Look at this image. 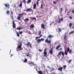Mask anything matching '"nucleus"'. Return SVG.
Returning a JSON list of instances; mask_svg holds the SVG:
<instances>
[{
	"label": "nucleus",
	"instance_id": "obj_1",
	"mask_svg": "<svg viewBox=\"0 0 74 74\" xmlns=\"http://www.w3.org/2000/svg\"><path fill=\"white\" fill-rule=\"evenodd\" d=\"M61 54H62L63 56H64V52L63 51H60L59 52L58 55H57V56L58 57L59 56H61Z\"/></svg>",
	"mask_w": 74,
	"mask_h": 74
},
{
	"label": "nucleus",
	"instance_id": "obj_2",
	"mask_svg": "<svg viewBox=\"0 0 74 74\" xmlns=\"http://www.w3.org/2000/svg\"><path fill=\"white\" fill-rule=\"evenodd\" d=\"M28 64L29 65H30V66H32L33 65L34 66H36V64H34V62H32L31 61H29V62H27Z\"/></svg>",
	"mask_w": 74,
	"mask_h": 74
},
{
	"label": "nucleus",
	"instance_id": "obj_3",
	"mask_svg": "<svg viewBox=\"0 0 74 74\" xmlns=\"http://www.w3.org/2000/svg\"><path fill=\"white\" fill-rule=\"evenodd\" d=\"M22 43H20V45L17 46V48L19 49V51H21L22 50Z\"/></svg>",
	"mask_w": 74,
	"mask_h": 74
},
{
	"label": "nucleus",
	"instance_id": "obj_4",
	"mask_svg": "<svg viewBox=\"0 0 74 74\" xmlns=\"http://www.w3.org/2000/svg\"><path fill=\"white\" fill-rule=\"evenodd\" d=\"M22 14L21 13H20L18 14V16H17V19L18 20V21H20L21 19V18H22V16H22Z\"/></svg>",
	"mask_w": 74,
	"mask_h": 74
},
{
	"label": "nucleus",
	"instance_id": "obj_5",
	"mask_svg": "<svg viewBox=\"0 0 74 74\" xmlns=\"http://www.w3.org/2000/svg\"><path fill=\"white\" fill-rule=\"evenodd\" d=\"M43 53L44 55V56L46 57L47 55V49L46 48L45 49Z\"/></svg>",
	"mask_w": 74,
	"mask_h": 74
},
{
	"label": "nucleus",
	"instance_id": "obj_6",
	"mask_svg": "<svg viewBox=\"0 0 74 74\" xmlns=\"http://www.w3.org/2000/svg\"><path fill=\"white\" fill-rule=\"evenodd\" d=\"M13 27V29L16 28V24L15 23V21L14 20L12 22Z\"/></svg>",
	"mask_w": 74,
	"mask_h": 74
},
{
	"label": "nucleus",
	"instance_id": "obj_7",
	"mask_svg": "<svg viewBox=\"0 0 74 74\" xmlns=\"http://www.w3.org/2000/svg\"><path fill=\"white\" fill-rule=\"evenodd\" d=\"M67 51L68 52H69V53H70V54H71V53H73V51H72V50H71V49H70V48L69 47L67 48Z\"/></svg>",
	"mask_w": 74,
	"mask_h": 74
},
{
	"label": "nucleus",
	"instance_id": "obj_8",
	"mask_svg": "<svg viewBox=\"0 0 74 74\" xmlns=\"http://www.w3.org/2000/svg\"><path fill=\"white\" fill-rule=\"evenodd\" d=\"M45 42H46V43H47V44L48 43H49V44H51V41L50 40H48V39H46L45 40Z\"/></svg>",
	"mask_w": 74,
	"mask_h": 74
},
{
	"label": "nucleus",
	"instance_id": "obj_9",
	"mask_svg": "<svg viewBox=\"0 0 74 74\" xmlns=\"http://www.w3.org/2000/svg\"><path fill=\"white\" fill-rule=\"evenodd\" d=\"M5 6L6 8H8V10L9 8L10 7V5L9 3H7L5 4Z\"/></svg>",
	"mask_w": 74,
	"mask_h": 74
},
{
	"label": "nucleus",
	"instance_id": "obj_10",
	"mask_svg": "<svg viewBox=\"0 0 74 74\" xmlns=\"http://www.w3.org/2000/svg\"><path fill=\"white\" fill-rule=\"evenodd\" d=\"M34 24H32L30 26V30H32V29H34Z\"/></svg>",
	"mask_w": 74,
	"mask_h": 74
},
{
	"label": "nucleus",
	"instance_id": "obj_11",
	"mask_svg": "<svg viewBox=\"0 0 74 74\" xmlns=\"http://www.w3.org/2000/svg\"><path fill=\"white\" fill-rule=\"evenodd\" d=\"M58 70L60 71H62V70H63V67H60L58 68Z\"/></svg>",
	"mask_w": 74,
	"mask_h": 74
},
{
	"label": "nucleus",
	"instance_id": "obj_12",
	"mask_svg": "<svg viewBox=\"0 0 74 74\" xmlns=\"http://www.w3.org/2000/svg\"><path fill=\"white\" fill-rule=\"evenodd\" d=\"M61 46L60 45H59L58 46H57L56 48V49L57 50H58L59 49V48H60V46Z\"/></svg>",
	"mask_w": 74,
	"mask_h": 74
},
{
	"label": "nucleus",
	"instance_id": "obj_13",
	"mask_svg": "<svg viewBox=\"0 0 74 74\" xmlns=\"http://www.w3.org/2000/svg\"><path fill=\"white\" fill-rule=\"evenodd\" d=\"M26 11H31V12H32V11H33V10H32V9L31 8H28Z\"/></svg>",
	"mask_w": 74,
	"mask_h": 74
},
{
	"label": "nucleus",
	"instance_id": "obj_14",
	"mask_svg": "<svg viewBox=\"0 0 74 74\" xmlns=\"http://www.w3.org/2000/svg\"><path fill=\"white\" fill-rule=\"evenodd\" d=\"M36 41L37 42V43H40V42H41V39H38Z\"/></svg>",
	"mask_w": 74,
	"mask_h": 74
},
{
	"label": "nucleus",
	"instance_id": "obj_15",
	"mask_svg": "<svg viewBox=\"0 0 74 74\" xmlns=\"http://www.w3.org/2000/svg\"><path fill=\"white\" fill-rule=\"evenodd\" d=\"M53 37V36L51 35H50L48 36V38H49L50 39H51V38H52V37Z\"/></svg>",
	"mask_w": 74,
	"mask_h": 74
},
{
	"label": "nucleus",
	"instance_id": "obj_16",
	"mask_svg": "<svg viewBox=\"0 0 74 74\" xmlns=\"http://www.w3.org/2000/svg\"><path fill=\"white\" fill-rule=\"evenodd\" d=\"M69 26L70 27V28H71V26H73V23H70L69 24Z\"/></svg>",
	"mask_w": 74,
	"mask_h": 74
},
{
	"label": "nucleus",
	"instance_id": "obj_17",
	"mask_svg": "<svg viewBox=\"0 0 74 74\" xmlns=\"http://www.w3.org/2000/svg\"><path fill=\"white\" fill-rule=\"evenodd\" d=\"M16 30H20L21 29H22V27H17L16 28Z\"/></svg>",
	"mask_w": 74,
	"mask_h": 74
},
{
	"label": "nucleus",
	"instance_id": "obj_18",
	"mask_svg": "<svg viewBox=\"0 0 74 74\" xmlns=\"http://www.w3.org/2000/svg\"><path fill=\"white\" fill-rule=\"evenodd\" d=\"M63 21V18H61V19H60L58 22V23H59L60 22V21Z\"/></svg>",
	"mask_w": 74,
	"mask_h": 74
},
{
	"label": "nucleus",
	"instance_id": "obj_19",
	"mask_svg": "<svg viewBox=\"0 0 74 74\" xmlns=\"http://www.w3.org/2000/svg\"><path fill=\"white\" fill-rule=\"evenodd\" d=\"M41 27L42 28H43L44 27H45V25H44V24H42L41 25Z\"/></svg>",
	"mask_w": 74,
	"mask_h": 74
},
{
	"label": "nucleus",
	"instance_id": "obj_20",
	"mask_svg": "<svg viewBox=\"0 0 74 74\" xmlns=\"http://www.w3.org/2000/svg\"><path fill=\"white\" fill-rule=\"evenodd\" d=\"M42 35H40V36L39 37H38L37 36L36 37V39H37V38H40L41 37H42Z\"/></svg>",
	"mask_w": 74,
	"mask_h": 74
},
{
	"label": "nucleus",
	"instance_id": "obj_21",
	"mask_svg": "<svg viewBox=\"0 0 74 74\" xmlns=\"http://www.w3.org/2000/svg\"><path fill=\"white\" fill-rule=\"evenodd\" d=\"M49 52L51 53V55H52L53 52L52 51V49H51L49 51Z\"/></svg>",
	"mask_w": 74,
	"mask_h": 74
},
{
	"label": "nucleus",
	"instance_id": "obj_22",
	"mask_svg": "<svg viewBox=\"0 0 74 74\" xmlns=\"http://www.w3.org/2000/svg\"><path fill=\"white\" fill-rule=\"evenodd\" d=\"M10 11L9 10H7L6 11V14L7 15H9L10 14Z\"/></svg>",
	"mask_w": 74,
	"mask_h": 74
},
{
	"label": "nucleus",
	"instance_id": "obj_23",
	"mask_svg": "<svg viewBox=\"0 0 74 74\" xmlns=\"http://www.w3.org/2000/svg\"><path fill=\"white\" fill-rule=\"evenodd\" d=\"M27 62V60L26 58H25L24 60L23 61V62L24 63H26Z\"/></svg>",
	"mask_w": 74,
	"mask_h": 74
},
{
	"label": "nucleus",
	"instance_id": "obj_24",
	"mask_svg": "<svg viewBox=\"0 0 74 74\" xmlns=\"http://www.w3.org/2000/svg\"><path fill=\"white\" fill-rule=\"evenodd\" d=\"M74 31H71L70 33H69V35H70V34H73V33H74Z\"/></svg>",
	"mask_w": 74,
	"mask_h": 74
},
{
	"label": "nucleus",
	"instance_id": "obj_25",
	"mask_svg": "<svg viewBox=\"0 0 74 74\" xmlns=\"http://www.w3.org/2000/svg\"><path fill=\"white\" fill-rule=\"evenodd\" d=\"M36 4L35 3L33 5L34 9H35V8H36Z\"/></svg>",
	"mask_w": 74,
	"mask_h": 74
},
{
	"label": "nucleus",
	"instance_id": "obj_26",
	"mask_svg": "<svg viewBox=\"0 0 74 74\" xmlns=\"http://www.w3.org/2000/svg\"><path fill=\"white\" fill-rule=\"evenodd\" d=\"M31 19L32 20H36V18L35 17H33L32 18H31Z\"/></svg>",
	"mask_w": 74,
	"mask_h": 74
},
{
	"label": "nucleus",
	"instance_id": "obj_27",
	"mask_svg": "<svg viewBox=\"0 0 74 74\" xmlns=\"http://www.w3.org/2000/svg\"><path fill=\"white\" fill-rule=\"evenodd\" d=\"M58 32H59L60 33V32H62V29H61V28H59Z\"/></svg>",
	"mask_w": 74,
	"mask_h": 74
},
{
	"label": "nucleus",
	"instance_id": "obj_28",
	"mask_svg": "<svg viewBox=\"0 0 74 74\" xmlns=\"http://www.w3.org/2000/svg\"><path fill=\"white\" fill-rule=\"evenodd\" d=\"M66 37H67V36H66V35H65L64 37V40H65V41H66V40H67V38H66Z\"/></svg>",
	"mask_w": 74,
	"mask_h": 74
},
{
	"label": "nucleus",
	"instance_id": "obj_29",
	"mask_svg": "<svg viewBox=\"0 0 74 74\" xmlns=\"http://www.w3.org/2000/svg\"><path fill=\"white\" fill-rule=\"evenodd\" d=\"M42 72V73H45V74H45V73H48V71H47V70L46 71L45 69V70L44 71H43Z\"/></svg>",
	"mask_w": 74,
	"mask_h": 74
},
{
	"label": "nucleus",
	"instance_id": "obj_30",
	"mask_svg": "<svg viewBox=\"0 0 74 74\" xmlns=\"http://www.w3.org/2000/svg\"><path fill=\"white\" fill-rule=\"evenodd\" d=\"M65 55H67L68 53H67V52L66 51V50H65L64 52Z\"/></svg>",
	"mask_w": 74,
	"mask_h": 74
},
{
	"label": "nucleus",
	"instance_id": "obj_31",
	"mask_svg": "<svg viewBox=\"0 0 74 74\" xmlns=\"http://www.w3.org/2000/svg\"><path fill=\"white\" fill-rule=\"evenodd\" d=\"M36 0L37 1H38L36 2L37 5H38V4H39V3L38 2L40 1V0Z\"/></svg>",
	"mask_w": 74,
	"mask_h": 74
},
{
	"label": "nucleus",
	"instance_id": "obj_32",
	"mask_svg": "<svg viewBox=\"0 0 74 74\" xmlns=\"http://www.w3.org/2000/svg\"><path fill=\"white\" fill-rule=\"evenodd\" d=\"M10 17L12 18V19L13 20H14V16H13V15H12H12H10Z\"/></svg>",
	"mask_w": 74,
	"mask_h": 74
},
{
	"label": "nucleus",
	"instance_id": "obj_33",
	"mask_svg": "<svg viewBox=\"0 0 74 74\" xmlns=\"http://www.w3.org/2000/svg\"><path fill=\"white\" fill-rule=\"evenodd\" d=\"M31 2L32 1H31V0H28L27 4H29V3H31Z\"/></svg>",
	"mask_w": 74,
	"mask_h": 74
},
{
	"label": "nucleus",
	"instance_id": "obj_34",
	"mask_svg": "<svg viewBox=\"0 0 74 74\" xmlns=\"http://www.w3.org/2000/svg\"><path fill=\"white\" fill-rule=\"evenodd\" d=\"M67 67V66H66L65 65L63 66V67L64 68V70H65L66 69L65 68H66Z\"/></svg>",
	"mask_w": 74,
	"mask_h": 74
},
{
	"label": "nucleus",
	"instance_id": "obj_35",
	"mask_svg": "<svg viewBox=\"0 0 74 74\" xmlns=\"http://www.w3.org/2000/svg\"><path fill=\"white\" fill-rule=\"evenodd\" d=\"M30 43L29 42H28V43L26 45L27 46H29V45H30Z\"/></svg>",
	"mask_w": 74,
	"mask_h": 74
},
{
	"label": "nucleus",
	"instance_id": "obj_36",
	"mask_svg": "<svg viewBox=\"0 0 74 74\" xmlns=\"http://www.w3.org/2000/svg\"><path fill=\"white\" fill-rule=\"evenodd\" d=\"M50 70L51 71H53V70H55V69H54L53 68H51V69H50Z\"/></svg>",
	"mask_w": 74,
	"mask_h": 74
},
{
	"label": "nucleus",
	"instance_id": "obj_37",
	"mask_svg": "<svg viewBox=\"0 0 74 74\" xmlns=\"http://www.w3.org/2000/svg\"><path fill=\"white\" fill-rule=\"evenodd\" d=\"M22 6V3H21L19 5V7H21Z\"/></svg>",
	"mask_w": 74,
	"mask_h": 74
},
{
	"label": "nucleus",
	"instance_id": "obj_38",
	"mask_svg": "<svg viewBox=\"0 0 74 74\" xmlns=\"http://www.w3.org/2000/svg\"><path fill=\"white\" fill-rule=\"evenodd\" d=\"M41 34V31H39V33L38 34V35L40 36Z\"/></svg>",
	"mask_w": 74,
	"mask_h": 74
},
{
	"label": "nucleus",
	"instance_id": "obj_39",
	"mask_svg": "<svg viewBox=\"0 0 74 74\" xmlns=\"http://www.w3.org/2000/svg\"><path fill=\"white\" fill-rule=\"evenodd\" d=\"M29 21V19L26 18L24 20L25 21Z\"/></svg>",
	"mask_w": 74,
	"mask_h": 74
},
{
	"label": "nucleus",
	"instance_id": "obj_40",
	"mask_svg": "<svg viewBox=\"0 0 74 74\" xmlns=\"http://www.w3.org/2000/svg\"><path fill=\"white\" fill-rule=\"evenodd\" d=\"M43 6V4H41V7H40V8L41 9H42V6Z\"/></svg>",
	"mask_w": 74,
	"mask_h": 74
},
{
	"label": "nucleus",
	"instance_id": "obj_41",
	"mask_svg": "<svg viewBox=\"0 0 74 74\" xmlns=\"http://www.w3.org/2000/svg\"><path fill=\"white\" fill-rule=\"evenodd\" d=\"M29 58H30V59H32V55H29Z\"/></svg>",
	"mask_w": 74,
	"mask_h": 74
},
{
	"label": "nucleus",
	"instance_id": "obj_42",
	"mask_svg": "<svg viewBox=\"0 0 74 74\" xmlns=\"http://www.w3.org/2000/svg\"><path fill=\"white\" fill-rule=\"evenodd\" d=\"M45 39H44V38H41V39H40V40L41 41H44V40Z\"/></svg>",
	"mask_w": 74,
	"mask_h": 74
},
{
	"label": "nucleus",
	"instance_id": "obj_43",
	"mask_svg": "<svg viewBox=\"0 0 74 74\" xmlns=\"http://www.w3.org/2000/svg\"><path fill=\"white\" fill-rule=\"evenodd\" d=\"M39 52H42V50H41V49H39Z\"/></svg>",
	"mask_w": 74,
	"mask_h": 74
},
{
	"label": "nucleus",
	"instance_id": "obj_44",
	"mask_svg": "<svg viewBox=\"0 0 74 74\" xmlns=\"http://www.w3.org/2000/svg\"><path fill=\"white\" fill-rule=\"evenodd\" d=\"M17 37H19V34L18 33H17Z\"/></svg>",
	"mask_w": 74,
	"mask_h": 74
},
{
	"label": "nucleus",
	"instance_id": "obj_45",
	"mask_svg": "<svg viewBox=\"0 0 74 74\" xmlns=\"http://www.w3.org/2000/svg\"><path fill=\"white\" fill-rule=\"evenodd\" d=\"M69 18H70V19H73V18L71 16H69Z\"/></svg>",
	"mask_w": 74,
	"mask_h": 74
},
{
	"label": "nucleus",
	"instance_id": "obj_46",
	"mask_svg": "<svg viewBox=\"0 0 74 74\" xmlns=\"http://www.w3.org/2000/svg\"><path fill=\"white\" fill-rule=\"evenodd\" d=\"M71 60H70L69 61V63H71Z\"/></svg>",
	"mask_w": 74,
	"mask_h": 74
},
{
	"label": "nucleus",
	"instance_id": "obj_47",
	"mask_svg": "<svg viewBox=\"0 0 74 74\" xmlns=\"http://www.w3.org/2000/svg\"><path fill=\"white\" fill-rule=\"evenodd\" d=\"M19 34H22V33H23V32H19Z\"/></svg>",
	"mask_w": 74,
	"mask_h": 74
},
{
	"label": "nucleus",
	"instance_id": "obj_48",
	"mask_svg": "<svg viewBox=\"0 0 74 74\" xmlns=\"http://www.w3.org/2000/svg\"><path fill=\"white\" fill-rule=\"evenodd\" d=\"M47 68H48L49 69H50V70L51 69V67H50L49 66H47Z\"/></svg>",
	"mask_w": 74,
	"mask_h": 74
},
{
	"label": "nucleus",
	"instance_id": "obj_49",
	"mask_svg": "<svg viewBox=\"0 0 74 74\" xmlns=\"http://www.w3.org/2000/svg\"><path fill=\"white\" fill-rule=\"evenodd\" d=\"M47 68H48L49 69H50V70L51 69V67H50L49 66H47Z\"/></svg>",
	"mask_w": 74,
	"mask_h": 74
},
{
	"label": "nucleus",
	"instance_id": "obj_50",
	"mask_svg": "<svg viewBox=\"0 0 74 74\" xmlns=\"http://www.w3.org/2000/svg\"><path fill=\"white\" fill-rule=\"evenodd\" d=\"M24 4L26 3V0H23Z\"/></svg>",
	"mask_w": 74,
	"mask_h": 74
},
{
	"label": "nucleus",
	"instance_id": "obj_51",
	"mask_svg": "<svg viewBox=\"0 0 74 74\" xmlns=\"http://www.w3.org/2000/svg\"><path fill=\"white\" fill-rule=\"evenodd\" d=\"M53 3L54 4H56V2H55V1H53Z\"/></svg>",
	"mask_w": 74,
	"mask_h": 74
},
{
	"label": "nucleus",
	"instance_id": "obj_52",
	"mask_svg": "<svg viewBox=\"0 0 74 74\" xmlns=\"http://www.w3.org/2000/svg\"><path fill=\"white\" fill-rule=\"evenodd\" d=\"M11 14H12V15H13V12L11 11Z\"/></svg>",
	"mask_w": 74,
	"mask_h": 74
},
{
	"label": "nucleus",
	"instance_id": "obj_53",
	"mask_svg": "<svg viewBox=\"0 0 74 74\" xmlns=\"http://www.w3.org/2000/svg\"><path fill=\"white\" fill-rule=\"evenodd\" d=\"M61 12H62V11H63V8H61Z\"/></svg>",
	"mask_w": 74,
	"mask_h": 74
},
{
	"label": "nucleus",
	"instance_id": "obj_54",
	"mask_svg": "<svg viewBox=\"0 0 74 74\" xmlns=\"http://www.w3.org/2000/svg\"><path fill=\"white\" fill-rule=\"evenodd\" d=\"M29 46L31 48H32V45H31V44H30L29 45Z\"/></svg>",
	"mask_w": 74,
	"mask_h": 74
},
{
	"label": "nucleus",
	"instance_id": "obj_55",
	"mask_svg": "<svg viewBox=\"0 0 74 74\" xmlns=\"http://www.w3.org/2000/svg\"><path fill=\"white\" fill-rule=\"evenodd\" d=\"M60 50H61V51H62V47L60 48V49H59Z\"/></svg>",
	"mask_w": 74,
	"mask_h": 74
},
{
	"label": "nucleus",
	"instance_id": "obj_56",
	"mask_svg": "<svg viewBox=\"0 0 74 74\" xmlns=\"http://www.w3.org/2000/svg\"><path fill=\"white\" fill-rule=\"evenodd\" d=\"M26 56H27V57H29V55L28 54H26Z\"/></svg>",
	"mask_w": 74,
	"mask_h": 74
},
{
	"label": "nucleus",
	"instance_id": "obj_57",
	"mask_svg": "<svg viewBox=\"0 0 74 74\" xmlns=\"http://www.w3.org/2000/svg\"><path fill=\"white\" fill-rule=\"evenodd\" d=\"M72 13H74V9L72 11Z\"/></svg>",
	"mask_w": 74,
	"mask_h": 74
},
{
	"label": "nucleus",
	"instance_id": "obj_58",
	"mask_svg": "<svg viewBox=\"0 0 74 74\" xmlns=\"http://www.w3.org/2000/svg\"><path fill=\"white\" fill-rule=\"evenodd\" d=\"M43 67H45V65L44 64L42 65Z\"/></svg>",
	"mask_w": 74,
	"mask_h": 74
},
{
	"label": "nucleus",
	"instance_id": "obj_59",
	"mask_svg": "<svg viewBox=\"0 0 74 74\" xmlns=\"http://www.w3.org/2000/svg\"><path fill=\"white\" fill-rule=\"evenodd\" d=\"M28 34H32V33H31V32H28Z\"/></svg>",
	"mask_w": 74,
	"mask_h": 74
},
{
	"label": "nucleus",
	"instance_id": "obj_60",
	"mask_svg": "<svg viewBox=\"0 0 74 74\" xmlns=\"http://www.w3.org/2000/svg\"><path fill=\"white\" fill-rule=\"evenodd\" d=\"M43 28V29H46V28L45 27H44Z\"/></svg>",
	"mask_w": 74,
	"mask_h": 74
},
{
	"label": "nucleus",
	"instance_id": "obj_61",
	"mask_svg": "<svg viewBox=\"0 0 74 74\" xmlns=\"http://www.w3.org/2000/svg\"><path fill=\"white\" fill-rule=\"evenodd\" d=\"M36 70L37 72H38V70H37V69L36 68Z\"/></svg>",
	"mask_w": 74,
	"mask_h": 74
},
{
	"label": "nucleus",
	"instance_id": "obj_62",
	"mask_svg": "<svg viewBox=\"0 0 74 74\" xmlns=\"http://www.w3.org/2000/svg\"><path fill=\"white\" fill-rule=\"evenodd\" d=\"M43 37H44V38H46V36H44Z\"/></svg>",
	"mask_w": 74,
	"mask_h": 74
},
{
	"label": "nucleus",
	"instance_id": "obj_63",
	"mask_svg": "<svg viewBox=\"0 0 74 74\" xmlns=\"http://www.w3.org/2000/svg\"><path fill=\"white\" fill-rule=\"evenodd\" d=\"M17 51H19V50H18V48H17V49H16Z\"/></svg>",
	"mask_w": 74,
	"mask_h": 74
},
{
	"label": "nucleus",
	"instance_id": "obj_64",
	"mask_svg": "<svg viewBox=\"0 0 74 74\" xmlns=\"http://www.w3.org/2000/svg\"><path fill=\"white\" fill-rule=\"evenodd\" d=\"M12 56V54L11 56H10V57H11Z\"/></svg>",
	"mask_w": 74,
	"mask_h": 74
}]
</instances>
